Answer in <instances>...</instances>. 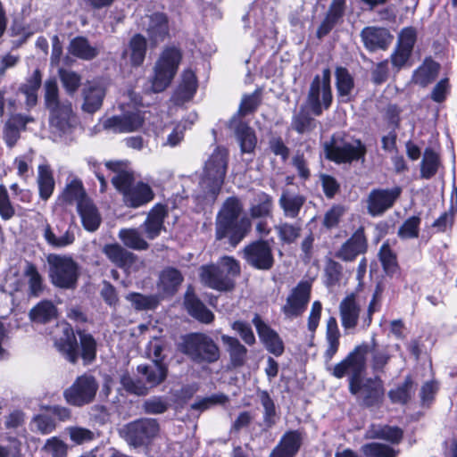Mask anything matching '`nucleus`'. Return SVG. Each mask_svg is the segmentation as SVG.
Instances as JSON below:
<instances>
[{"mask_svg":"<svg viewBox=\"0 0 457 457\" xmlns=\"http://www.w3.org/2000/svg\"><path fill=\"white\" fill-rule=\"evenodd\" d=\"M369 352L370 345L362 343L334 367L328 366L327 370L337 378H342L349 374L350 392L361 398L364 405L374 406L383 401L385 389L380 378L363 379L361 378L366 369V355Z\"/></svg>","mask_w":457,"mask_h":457,"instance_id":"f257e3e1","label":"nucleus"},{"mask_svg":"<svg viewBox=\"0 0 457 457\" xmlns=\"http://www.w3.org/2000/svg\"><path fill=\"white\" fill-rule=\"evenodd\" d=\"M251 218L244 214V204L236 196L228 197L215 219L216 240L228 239L236 247L251 231Z\"/></svg>","mask_w":457,"mask_h":457,"instance_id":"f03ea898","label":"nucleus"},{"mask_svg":"<svg viewBox=\"0 0 457 457\" xmlns=\"http://www.w3.org/2000/svg\"><path fill=\"white\" fill-rule=\"evenodd\" d=\"M44 90V101L49 112L52 134L59 137L71 134L79 123L71 102L68 99H60L58 85L54 79L46 80Z\"/></svg>","mask_w":457,"mask_h":457,"instance_id":"7ed1b4c3","label":"nucleus"},{"mask_svg":"<svg viewBox=\"0 0 457 457\" xmlns=\"http://www.w3.org/2000/svg\"><path fill=\"white\" fill-rule=\"evenodd\" d=\"M327 159L338 163H352L353 162H365L367 153L366 145L360 140L348 142L344 133L334 134L330 140L324 144Z\"/></svg>","mask_w":457,"mask_h":457,"instance_id":"20e7f679","label":"nucleus"},{"mask_svg":"<svg viewBox=\"0 0 457 457\" xmlns=\"http://www.w3.org/2000/svg\"><path fill=\"white\" fill-rule=\"evenodd\" d=\"M181 352L196 364L216 362L220 356L218 345L204 333L187 335L180 345Z\"/></svg>","mask_w":457,"mask_h":457,"instance_id":"39448f33","label":"nucleus"},{"mask_svg":"<svg viewBox=\"0 0 457 457\" xmlns=\"http://www.w3.org/2000/svg\"><path fill=\"white\" fill-rule=\"evenodd\" d=\"M228 167V151L225 148L217 147L205 162L200 187L204 197L214 199L219 194L224 182Z\"/></svg>","mask_w":457,"mask_h":457,"instance_id":"423d86ee","label":"nucleus"},{"mask_svg":"<svg viewBox=\"0 0 457 457\" xmlns=\"http://www.w3.org/2000/svg\"><path fill=\"white\" fill-rule=\"evenodd\" d=\"M49 278L54 286L73 289L79 278V265L70 256L52 253L47 256Z\"/></svg>","mask_w":457,"mask_h":457,"instance_id":"0eeeda50","label":"nucleus"},{"mask_svg":"<svg viewBox=\"0 0 457 457\" xmlns=\"http://www.w3.org/2000/svg\"><path fill=\"white\" fill-rule=\"evenodd\" d=\"M330 81L331 71L327 68L322 71V76L316 75L310 85L305 104L316 116L321 115L323 109L328 110L332 104Z\"/></svg>","mask_w":457,"mask_h":457,"instance_id":"6e6552de","label":"nucleus"},{"mask_svg":"<svg viewBox=\"0 0 457 457\" xmlns=\"http://www.w3.org/2000/svg\"><path fill=\"white\" fill-rule=\"evenodd\" d=\"M181 53L176 47L166 48L154 65V74L152 78V89L154 92L163 91L174 78L179 62Z\"/></svg>","mask_w":457,"mask_h":457,"instance_id":"1a4fd4ad","label":"nucleus"},{"mask_svg":"<svg viewBox=\"0 0 457 457\" xmlns=\"http://www.w3.org/2000/svg\"><path fill=\"white\" fill-rule=\"evenodd\" d=\"M99 385L92 375L83 374L63 391L66 403L75 407H82L94 402Z\"/></svg>","mask_w":457,"mask_h":457,"instance_id":"9d476101","label":"nucleus"},{"mask_svg":"<svg viewBox=\"0 0 457 457\" xmlns=\"http://www.w3.org/2000/svg\"><path fill=\"white\" fill-rule=\"evenodd\" d=\"M155 419L143 418L127 424L120 431L129 445L138 447L149 444L159 433Z\"/></svg>","mask_w":457,"mask_h":457,"instance_id":"9b49d317","label":"nucleus"},{"mask_svg":"<svg viewBox=\"0 0 457 457\" xmlns=\"http://www.w3.org/2000/svg\"><path fill=\"white\" fill-rule=\"evenodd\" d=\"M242 253L246 263L256 270H270L275 262L272 245L268 240L251 242L244 247Z\"/></svg>","mask_w":457,"mask_h":457,"instance_id":"f8f14e48","label":"nucleus"},{"mask_svg":"<svg viewBox=\"0 0 457 457\" xmlns=\"http://www.w3.org/2000/svg\"><path fill=\"white\" fill-rule=\"evenodd\" d=\"M145 122L144 113L138 110L126 111L120 115L108 118L104 128L116 133H129L138 130Z\"/></svg>","mask_w":457,"mask_h":457,"instance_id":"ddd939ff","label":"nucleus"},{"mask_svg":"<svg viewBox=\"0 0 457 457\" xmlns=\"http://www.w3.org/2000/svg\"><path fill=\"white\" fill-rule=\"evenodd\" d=\"M311 284L307 281L300 282L287 296V303L282 312L287 319H294L300 316L305 310L310 300Z\"/></svg>","mask_w":457,"mask_h":457,"instance_id":"4468645a","label":"nucleus"},{"mask_svg":"<svg viewBox=\"0 0 457 457\" xmlns=\"http://www.w3.org/2000/svg\"><path fill=\"white\" fill-rule=\"evenodd\" d=\"M361 303L354 294L345 296L339 304L341 325L345 333L354 330L361 321Z\"/></svg>","mask_w":457,"mask_h":457,"instance_id":"2eb2a0df","label":"nucleus"},{"mask_svg":"<svg viewBox=\"0 0 457 457\" xmlns=\"http://www.w3.org/2000/svg\"><path fill=\"white\" fill-rule=\"evenodd\" d=\"M43 237L46 243L54 248H63L75 241V234L71 225L60 221L55 227L47 222L44 224Z\"/></svg>","mask_w":457,"mask_h":457,"instance_id":"dca6fc26","label":"nucleus"},{"mask_svg":"<svg viewBox=\"0 0 457 457\" xmlns=\"http://www.w3.org/2000/svg\"><path fill=\"white\" fill-rule=\"evenodd\" d=\"M200 279L206 287L218 291H230L235 287L234 280L226 276L217 264L201 267Z\"/></svg>","mask_w":457,"mask_h":457,"instance_id":"f3484780","label":"nucleus"},{"mask_svg":"<svg viewBox=\"0 0 457 457\" xmlns=\"http://www.w3.org/2000/svg\"><path fill=\"white\" fill-rule=\"evenodd\" d=\"M401 194L399 187L372 190L368 198V210L373 215H380L393 206Z\"/></svg>","mask_w":457,"mask_h":457,"instance_id":"a211bd4d","label":"nucleus"},{"mask_svg":"<svg viewBox=\"0 0 457 457\" xmlns=\"http://www.w3.org/2000/svg\"><path fill=\"white\" fill-rule=\"evenodd\" d=\"M367 239L363 228H359L336 252L335 256L344 262H353L367 251Z\"/></svg>","mask_w":457,"mask_h":457,"instance_id":"6ab92c4d","label":"nucleus"},{"mask_svg":"<svg viewBox=\"0 0 457 457\" xmlns=\"http://www.w3.org/2000/svg\"><path fill=\"white\" fill-rule=\"evenodd\" d=\"M106 95V87L99 81H88L82 89V111L87 113L97 112L103 105Z\"/></svg>","mask_w":457,"mask_h":457,"instance_id":"aec40b11","label":"nucleus"},{"mask_svg":"<svg viewBox=\"0 0 457 457\" xmlns=\"http://www.w3.org/2000/svg\"><path fill=\"white\" fill-rule=\"evenodd\" d=\"M360 36L364 46L371 52L386 49L393 40L387 29L375 26L365 27Z\"/></svg>","mask_w":457,"mask_h":457,"instance_id":"412c9836","label":"nucleus"},{"mask_svg":"<svg viewBox=\"0 0 457 457\" xmlns=\"http://www.w3.org/2000/svg\"><path fill=\"white\" fill-rule=\"evenodd\" d=\"M105 166L115 173L112 178V183L124 195L135 185L133 172L128 162L110 161L105 163Z\"/></svg>","mask_w":457,"mask_h":457,"instance_id":"4be33fe9","label":"nucleus"},{"mask_svg":"<svg viewBox=\"0 0 457 457\" xmlns=\"http://www.w3.org/2000/svg\"><path fill=\"white\" fill-rule=\"evenodd\" d=\"M62 335L55 339L57 350L71 363L77 362L79 353L78 342L72 327L68 324L61 325Z\"/></svg>","mask_w":457,"mask_h":457,"instance_id":"5701e85b","label":"nucleus"},{"mask_svg":"<svg viewBox=\"0 0 457 457\" xmlns=\"http://www.w3.org/2000/svg\"><path fill=\"white\" fill-rule=\"evenodd\" d=\"M253 323L267 350L275 356H280L284 353V344L278 334L271 329L257 314L253 317Z\"/></svg>","mask_w":457,"mask_h":457,"instance_id":"b1692460","label":"nucleus"},{"mask_svg":"<svg viewBox=\"0 0 457 457\" xmlns=\"http://www.w3.org/2000/svg\"><path fill=\"white\" fill-rule=\"evenodd\" d=\"M303 442V435L298 430L286 432L279 443L270 453V457H293L299 451Z\"/></svg>","mask_w":457,"mask_h":457,"instance_id":"393cba45","label":"nucleus"},{"mask_svg":"<svg viewBox=\"0 0 457 457\" xmlns=\"http://www.w3.org/2000/svg\"><path fill=\"white\" fill-rule=\"evenodd\" d=\"M345 0H333L328 7L325 19L317 29V37L322 38L333 28L342 21L345 12Z\"/></svg>","mask_w":457,"mask_h":457,"instance_id":"a878e982","label":"nucleus"},{"mask_svg":"<svg viewBox=\"0 0 457 457\" xmlns=\"http://www.w3.org/2000/svg\"><path fill=\"white\" fill-rule=\"evenodd\" d=\"M103 253L107 258L117 267L129 270L137 262V256L133 253L128 251L119 244L105 245L103 248Z\"/></svg>","mask_w":457,"mask_h":457,"instance_id":"bb28decb","label":"nucleus"},{"mask_svg":"<svg viewBox=\"0 0 457 457\" xmlns=\"http://www.w3.org/2000/svg\"><path fill=\"white\" fill-rule=\"evenodd\" d=\"M167 212L164 206L155 205L149 212L143 223L146 238L153 240L156 238L162 230H165L164 220Z\"/></svg>","mask_w":457,"mask_h":457,"instance_id":"cd10ccee","label":"nucleus"},{"mask_svg":"<svg viewBox=\"0 0 457 457\" xmlns=\"http://www.w3.org/2000/svg\"><path fill=\"white\" fill-rule=\"evenodd\" d=\"M154 196V194L149 185L137 182L125 193L123 201L127 206L137 208L151 202Z\"/></svg>","mask_w":457,"mask_h":457,"instance_id":"c85d7f7f","label":"nucleus"},{"mask_svg":"<svg viewBox=\"0 0 457 457\" xmlns=\"http://www.w3.org/2000/svg\"><path fill=\"white\" fill-rule=\"evenodd\" d=\"M146 31L154 45L162 42L169 35L168 19L163 13H154L147 17Z\"/></svg>","mask_w":457,"mask_h":457,"instance_id":"c756f323","label":"nucleus"},{"mask_svg":"<svg viewBox=\"0 0 457 457\" xmlns=\"http://www.w3.org/2000/svg\"><path fill=\"white\" fill-rule=\"evenodd\" d=\"M184 303L188 313L198 321L205 324L213 321L214 314L189 290L185 295Z\"/></svg>","mask_w":457,"mask_h":457,"instance_id":"7c9ffc66","label":"nucleus"},{"mask_svg":"<svg viewBox=\"0 0 457 457\" xmlns=\"http://www.w3.org/2000/svg\"><path fill=\"white\" fill-rule=\"evenodd\" d=\"M304 203L303 195L293 193L288 189L283 190L278 199V204L285 217L291 219L297 218Z\"/></svg>","mask_w":457,"mask_h":457,"instance_id":"2f4dec72","label":"nucleus"},{"mask_svg":"<svg viewBox=\"0 0 457 457\" xmlns=\"http://www.w3.org/2000/svg\"><path fill=\"white\" fill-rule=\"evenodd\" d=\"M183 281V276L180 271L175 268L164 269L159 276L158 288L164 295H171L175 294Z\"/></svg>","mask_w":457,"mask_h":457,"instance_id":"473e14b6","label":"nucleus"},{"mask_svg":"<svg viewBox=\"0 0 457 457\" xmlns=\"http://www.w3.org/2000/svg\"><path fill=\"white\" fill-rule=\"evenodd\" d=\"M340 331L337 321L335 317H330L327 320L326 327V344L327 348L324 352V359L326 364H328L337 353L340 345Z\"/></svg>","mask_w":457,"mask_h":457,"instance_id":"72a5a7b5","label":"nucleus"},{"mask_svg":"<svg viewBox=\"0 0 457 457\" xmlns=\"http://www.w3.org/2000/svg\"><path fill=\"white\" fill-rule=\"evenodd\" d=\"M403 436V431L395 426L371 425L366 432V436L371 439H382L391 444H399Z\"/></svg>","mask_w":457,"mask_h":457,"instance_id":"f704fd0d","label":"nucleus"},{"mask_svg":"<svg viewBox=\"0 0 457 457\" xmlns=\"http://www.w3.org/2000/svg\"><path fill=\"white\" fill-rule=\"evenodd\" d=\"M221 341L229 354L231 364L234 367L243 366L247 359L246 347L237 337L228 335H222Z\"/></svg>","mask_w":457,"mask_h":457,"instance_id":"c9c22d12","label":"nucleus"},{"mask_svg":"<svg viewBox=\"0 0 457 457\" xmlns=\"http://www.w3.org/2000/svg\"><path fill=\"white\" fill-rule=\"evenodd\" d=\"M77 210L87 230L95 231L98 228L101 224V216L90 199L79 204Z\"/></svg>","mask_w":457,"mask_h":457,"instance_id":"e433bc0d","label":"nucleus"},{"mask_svg":"<svg viewBox=\"0 0 457 457\" xmlns=\"http://www.w3.org/2000/svg\"><path fill=\"white\" fill-rule=\"evenodd\" d=\"M274 228L279 240L283 244L290 245L300 237L303 230V223L301 220H295L294 222L280 221Z\"/></svg>","mask_w":457,"mask_h":457,"instance_id":"4c0bfd02","label":"nucleus"},{"mask_svg":"<svg viewBox=\"0 0 457 457\" xmlns=\"http://www.w3.org/2000/svg\"><path fill=\"white\" fill-rule=\"evenodd\" d=\"M272 209V197L264 192H261L253 199L249 208V212L252 219H262L271 216Z\"/></svg>","mask_w":457,"mask_h":457,"instance_id":"58836bf2","label":"nucleus"},{"mask_svg":"<svg viewBox=\"0 0 457 457\" xmlns=\"http://www.w3.org/2000/svg\"><path fill=\"white\" fill-rule=\"evenodd\" d=\"M69 51L72 55L87 61L96 58L99 54V49L91 46L84 37L73 38L70 43Z\"/></svg>","mask_w":457,"mask_h":457,"instance_id":"ea45409f","label":"nucleus"},{"mask_svg":"<svg viewBox=\"0 0 457 457\" xmlns=\"http://www.w3.org/2000/svg\"><path fill=\"white\" fill-rule=\"evenodd\" d=\"M336 87L337 94L342 97V101H349L350 95L354 87L353 76L344 67H337L335 71Z\"/></svg>","mask_w":457,"mask_h":457,"instance_id":"a19ab883","label":"nucleus"},{"mask_svg":"<svg viewBox=\"0 0 457 457\" xmlns=\"http://www.w3.org/2000/svg\"><path fill=\"white\" fill-rule=\"evenodd\" d=\"M118 236L128 248L144 251L149 247V244L137 228H122L119 231Z\"/></svg>","mask_w":457,"mask_h":457,"instance_id":"79ce46f5","label":"nucleus"},{"mask_svg":"<svg viewBox=\"0 0 457 457\" xmlns=\"http://www.w3.org/2000/svg\"><path fill=\"white\" fill-rule=\"evenodd\" d=\"M137 371L145 377L151 386H156L167 377V368L162 363L153 362L152 365H139Z\"/></svg>","mask_w":457,"mask_h":457,"instance_id":"37998d69","label":"nucleus"},{"mask_svg":"<svg viewBox=\"0 0 457 457\" xmlns=\"http://www.w3.org/2000/svg\"><path fill=\"white\" fill-rule=\"evenodd\" d=\"M41 72L36 70L31 77L19 88L20 92L26 96V104L29 107L36 105L37 102V90L41 86Z\"/></svg>","mask_w":457,"mask_h":457,"instance_id":"c03bdc74","label":"nucleus"},{"mask_svg":"<svg viewBox=\"0 0 457 457\" xmlns=\"http://www.w3.org/2000/svg\"><path fill=\"white\" fill-rule=\"evenodd\" d=\"M29 315L32 321L46 323L56 317L57 309L51 301L44 300L34 306Z\"/></svg>","mask_w":457,"mask_h":457,"instance_id":"a18cd8bd","label":"nucleus"},{"mask_svg":"<svg viewBox=\"0 0 457 457\" xmlns=\"http://www.w3.org/2000/svg\"><path fill=\"white\" fill-rule=\"evenodd\" d=\"M242 153H253L257 143L254 131L245 123L240 122L235 130Z\"/></svg>","mask_w":457,"mask_h":457,"instance_id":"49530a36","label":"nucleus"},{"mask_svg":"<svg viewBox=\"0 0 457 457\" xmlns=\"http://www.w3.org/2000/svg\"><path fill=\"white\" fill-rule=\"evenodd\" d=\"M196 80L192 71H186L183 75V81L179 85L176 94L175 101L177 104H183L189 101L196 91Z\"/></svg>","mask_w":457,"mask_h":457,"instance_id":"de8ad7c7","label":"nucleus"},{"mask_svg":"<svg viewBox=\"0 0 457 457\" xmlns=\"http://www.w3.org/2000/svg\"><path fill=\"white\" fill-rule=\"evenodd\" d=\"M62 199L67 204L76 203L77 207L82 202L89 200L86 195L82 182L76 179L67 184L62 194Z\"/></svg>","mask_w":457,"mask_h":457,"instance_id":"09e8293b","label":"nucleus"},{"mask_svg":"<svg viewBox=\"0 0 457 457\" xmlns=\"http://www.w3.org/2000/svg\"><path fill=\"white\" fill-rule=\"evenodd\" d=\"M439 64L432 60H426L424 63L415 71L413 80L416 84L426 87L437 76Z\"/></svg>","mask_w":457,"mask_h":457,"instance_id":"8fccbe9b","label":"nucleus"},{"mask_svg":"<svg viewBox=\"0 0 457 457\" xmlns=\"http://www.w3.org/2000/svg\"><path fill=\"white\" fill-rule=\"evenodd\" d=\"M189 119L190 121L184 120L177 123L167 135L166 139L162 142V145L174 147L179 145L184 139V133L186 129L194 123L197 119V115L195 113L190 114Z\"/></svg>","mask_w":457,"mask_h":457,"instance_id":"3c124183","label":"nucleus"},{"mask_svg":"<svg viewBox=\"0 0 457 457\" xmlns=\"http://www.w3.org/2000/svg\"><path fill=\"white\" fill-rule=\"evenodd\" d=\"M129 49L132 66H140L145 61L146 53V40L145 37L141 34L134 35L129 40Z\"/></svg>","mask_w":457,"mask_h":457,"instance_id":"603ef678","label":"nucleus"},{"mask_svg":"<svg viewBox=\"0 0 457 457\" xmlns=\"http://www.w3.org/2000/svg\"><path fill=\"white\" fill-rule=\"evenodd\" d=\"M37 184L39 195L43 200H47L54 189V180L50 168L46 165L38 167Z\"/></svg>","mask_w":457,"mask_h":457,"instance_id":"864d4df0","label":"nucleus"},{"mask_svg":"<svg viewBox=\"0 0 457 457\" xmlns=\"http://www.w3.org/2000/svg\"><path fill=\"white\" fill-rule=\"evenodd\" d=\"M126 299L131 303L137 311H148L155 309L160 303L158 295H143L140 293H130Z\"/></svg>","mask_w":457,"mask_h":457,"instance_id":"5fc2aeb1","label":"nucleus"},{"mask_svg":"<svg viewBox=\"0 0 457 457\" xmlns=\"http://www.w3.org/2000/svg\"><path fill=\"white\" fill-rule=\"evenodd\" d=\"M413 382L411 377H406L403 383L388 392V397L393 403L405 404L413 395Z\"/></svg>","mask_w":457,"mask_h":457,"instance_id":"6e6d98bb","label":"nucleus"},{"mask_svg":"<svg viewBox=\"0 0 457 457\" xmlns=\"http://www.w3.org/2000/svg\"><path fill=\"white\" fill-rule=\"evenodd\" d=\"M24 276L28 279L29 295L37 297L43 292V278L36 266L28 262L24 269Z\"/></svg>","mask_w":457,"mask_h":457,"instance_id":"4d7b16f0","label":"nucleus"},{"mask_svg":"<svg viewBox=\"0 0 457 457\" xmlns=\"http://www.w3.org/2000/svg\"><path fill=\"white\" fill-rule=\"evenodd\" d=\"M291 128L298 134L309 133L316 128V120L302 108L293 116Z\"/></svg>","mask_w":457,"mask_h":457,"instance_id":"13d9d810","label":"nucleus"},{"mask_svg":"<svg viewBox=\"0 0 457 457\" xmlns=\"http://www.w3.org/2000/svg\"><path fill=\"white\" fill-rule=\"evenodd\" d=\"M440 161L438 154L430 148H427L423 154L420 167V176L423 179L433 177L439 166Z\"/></svg>","mask_w":457,"mask_h":457,"instance_id":"bf43d9fd","label":"nucleus"},{"mask_svg":"<svg viewBox=\"0 0 457 457\" xmlns=\"http://www.w3.org/2000/svg\"><path fill=\"white\" fill-rule=\"evenodd\" d=\"M81 346V357L86 362H91L96 359V342L93 336L85 330L77 329Z\"/></svg>","mask_w":457,"mask_h":457,"instance_id":"052dcab7","label":"nucleus"},{"mask_svg":"<svg viewBox=\"0 0 457 457\" xmlns=\"http://www.w3.org/2000/svg\"><path fill=\"white\" fill-rule=\"evenodd\" d=\"M365 457H396L398 450L381 443L365 444L361 448Z\"/></svg>","mask_w":457,"mask_h":457,"instance_id":"680f3d73","label":"nucleus"},{"mask_svg":"<svg viewBox=\"0 0 457 457\" xmlns=\"http://www.w3.org/2000/svg\"><path fill=\"white\" fill-rule=\"evenodd\" d=\"M69 445L58 436H52L46 439L42 447V452L48 457H66Z\"/></svg>","mask_w":457,"mask_h":457,"instance_id":"e2e57ef3","label":"nucleus"},{"mask_svg":"<svg viewBox=\"0 0 457 457\" xmlns=\"http://www.w3.org/2000/svg\"><path fill=\"white\" fill-rule=\"evenodd\" d=\"M59 77L62 87L70 96H73L81 85L80 75L73 71L60 69Z\"/></svg>","mask_w":457,"mask_h":457,"instance_id":"0e129e2a","label":"nucleus"},{"mask_svg":"<svg viewBox=\"0 0 457 457\" xmlns=\"http://www.w3.org/2000/svg\"><path fill=\"white\" fill-rule=\"evenodd\" d=\"M258 398L264 409L263 421L268 428L275 424V404L269 393L265 390H258Z\"/></svg>","mask_w":457,"mask_h":457,"instance_id":"69168bd1","label":"nucleus"},{"mask_svg":"<svg viewBox=\"0 0 457 457\" xmlns=\"http://www.w3.org/2000/svg\"><path fill=\"white\" fill-rule=\"evenodd\" d=\"M65 432L71 441L76 445H83L96 438L95 433L92 430L79 426L67 427Z\"/></svg>","mask_w":457,"mask_h":457,"instance_id":"338daca9","label":"nucleus"},{"mask_svg":"<svg viewBox=\"0 0 457 457\" xmlns=\"http://www.w3.org/2000/svg\"><path fill=\"white\" fill-rule=\"evenodd\" d=\"M120 384L123 388L130 393L137 395H145L148 393V388L145 383L139 379L133 378L129 373L125 372L120 376Z\"/></svg>","mask_w":457,"mask_h":457,"instance_id":"774afa93","label":"nucleus"}]
</instances>
